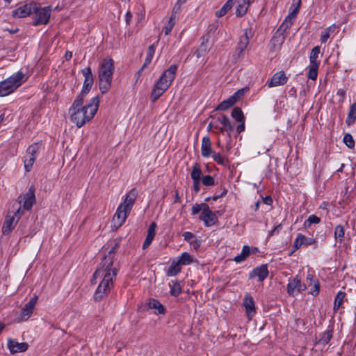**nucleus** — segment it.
Here are the masks:
<instances>
[{"label":"nucleus","mask_w":356,"mask_h":356,"mask_svg":"<svg viewBox=\"0 0 356 356\" xmlns=\"http://www.w3.org/2000/svg\"><path fill=\"white\" fill-rule=\"evenodd\" d=\"M38 296H34L22 309L21 313L19 316V321H24L28 320L33 314V309L36 305Z\"/></svg>","instance_id":"dca6fc26"},{"label":"nucleus","mask_w":356,"mask_h":356,"mask_svg":"<svg viewBox=\"0 0 356 356\" xmlns=\"http://www.w3.org/2000/svg\"><path fill=\"white\" fill-rule=\"evenodd\" d=\"M244 95V90L243 89L238 90L231 97L236 98V102Z\"/></svg>","instance_id":"680f3d73"},{"label":"nucleus","mask_w":356,"mask_h":356,"mask_svg":"<svg viewBox=\"0 0 356 356\" xmlns=\"http://www.w3.org/2000/svg\"><path fill=\"white\" fill-rule=\"evenodd\" d=\"M178 263L181 266L189 265L194 262L193 257L190 255L189 253L185 252H183L177 260Z\"/></svg>","instance_id":"2f4dec72"},{"label":"nucleus","mask_w":356,"mask_h":356,"mask_svg":"<svg viewBox=\"0 0 356 356\" xmlns=\"http://www.w3.org/2000/svg\"><path fill=\"white\" fill-rule=\"evenodd\" d=\"M184 240L186 241L194 250H197L201 244L200 241L197 239L196 236L190 232H185L182 234Z\"/></svg>","instance_id":"393cba45"},{"label":"nucleus","mask_w":356,"mask_h":356,"mask_svg":"<svg viewBox=\"0 0 356 356\" xmlns=\"http://www.w3.org/2000/svg\"><path fill=\"white\" fill-rule=\"evenodd\" d=\"M201 181L205 186H212L215 184L214 178L211 175L202 176Z\"/></svg>","instance_id":"8fccbe9b"},{"label":"nucleus","mask_w":356,"mask_h":356,"mask_svg":"<svg viewBox=\"0 0 356 356\" xmlns=\"http://www.w3.org/2000/svg\"><path fill=\"white\" fill-rule=\"evenodd\" d=\"M149 309H155L156 314H164L166 312L164 306L158 300L154 298H150L147 302Z\"/></svg>","instance_id":"b1692460"},{"label":"nucleus","mask_w":356,"mask_h":356,"mask_svg":"<svg viewBox=\"0 0 356 356\" xmlns=\"http://www.w3.org/2000/svg\"><path fill=\"white\" fill-rule=\"evenodd\" d=\"M220 115H219L218 117L213 118L212 120L211 121V122L209 124V127L218 129L220 127Z\"/></svg>","instance_id":"864d4df0"},{"label":"nucleus","mask_w":356,"mask_h":356,"mask_svg":"<svg viewBox=\"0 0 356 356\" xmlns=\"http://www.w3.org/2000/svg\"><path fill=\"white\" fill-rule=\"evenodd\" d=\"M81 72L84 76V82L81 92L82 95H87L93 85L94 78L90 67H85Z\"/></svg>","instance_id":"f3484780"},{"label":"nucleus","mask_w":356,"mask_h":356,"mask_svg":"<svg viewBox=\"0 0 356 356\" xmlns=\"http://www.w3.org/2000/svg\"><path fill=\"white\" fill-rule=\"evenodd\" d=\"M191 177L193 181H201L202 177V172L199 163H195L191 172Z\"/></svg>","instance_id":"f704fd0d"},{"label":"nucleus","mask_w":356,"mask_h":356,"mask_svg":"<svg viewBox=\"0 0 356 356\" xmlns=\"http://www.w3.org/2000/svg\"><path fill=\"white\" fill-rule=\"evenodd\" d=\"M330 27L327 28L325 31L321 34V41L322 43L325 42L330 38Z\"/></svg>","instance_id":"4d7b16f0"},{"label":"nucleus","mask_w":356,"mask_h":356,"mask_svg":"<svg viewBox=\"0 0 356 356\" xmlns=\"http://www.w3.org/2000/svg\"><path fill=\"white\" fill-rule=\"evenodd\" d=\"M211 156L213 161L220 165L227 166L229 164L227 159L220 153L213 152Z\"/></svg>","instance_id":"c03bdc74"},{"label":"nucleus","mask_w":356,"mask_h":356,"mask_svg":"<svg viewBox=\"0 0 356 356\" xmlns=\"http://www.w3.org/2000/svg\"><path fill=\"white\" fill-rule=\"evenodd\" d=\"M301 6V0H293L292 7H294L293 10L289 13V15L286 17L287 20L291 21V19H294L297 14L299 12L300 8Z\"/></svg>","instance_id":"a19ab883"},{"label":"nucleus","mask_w":356,"mask_h":356,"mask_svg":"<svg viewBox=\"0 0 356 356\" xmlns=\"http://www.w3.org/2000/svg\"><path fill=\"white\" fill-rule=\"evenodd\" d=\"M269 272L267 264H262L252 270L250 273L249 278L252 279L254 277H258L259 282H263L268 276Z\"/></svg>","instance_id":"6ab92c4d"},{"label":"nucleus","mask_w":356,"mask_h":356,"mask_svg":"<svg viewBox=\"0 0 356 356\" xmlns=\"http://www.w3.org/2000/svg\"><path fill=\"white\" fill-rule=\"evenodd\" d=\"M356 120V102L352 104L350 106L348 116L346 119V124L348 126L353 124Z\"/></svg>","instance_id":"c85d7f7f"},{"label":"nucleus","mask_w":356,"mask_h":356,"mask_svg":"<svg viewBox=\"0 0 356 356\" xmlns=\"http://www.w3.org/2000/svg\"><path fill=\"white\" fill-rule=\"evenodd\" d=\"M320 47H314L310 53L309 56V65L308 66L309 71L307 72V77L313 81H315L318 76V70L320 65V61L317 60L320 54Z\"/></svg>","instance_id":"0eeeda50"},{"label":"nucleus","mask_w":356,"mask_h":356,"mask_svg":"<svg viewBox=\"0 0 356 356\" xmlns=\"http://www.w3.org/2000/svg\"><path fill=\"white\" fill-rule=\"evenodd\" d=\"M251 29H245L244 30V33L239 38V41L238 42V49L245 50L249 43L250 40V35H251Z\"/></svg>","instance_id":"bb28decb"},{"label":"nucleus","mask_w":356,"mask_h":356,"mask_svg":"<svg viewBox=\"0 0 356 356\" xmlns=\"http://www.w3.org/2000/svg\"><path fill=\"white\" fill-rule=\"evenodd\" d=\"M251 253L250 247L248 245H244L242 248V251L240 254L236 256L234 261L236 263H241L245 261Z\"/></svg>","instance_id":"c756f323"},{"label":"nucleus","mask_w":356,"mask_h":356,"mask_svg":"<svg viewBox=\"0 0 356 356\" xmlns=\"http://www.w3.org/2000/svg\"><path fill=\"white\" fill-rule=\"evenodd\" d=\"M332 330H328L321 334L318 343L323 345L327 344L332 337Z\"/></svg>","instance_id":"79ce46f5"},{"label":"nucleus","mask_w":356,"mask_h":356,"mask_svg":"<svg viewBox=\"0 0 356 356\" xmlns=\"http://www.w3.org/2000/svg\"><path fill=\"white\" fill-rule=\"evenodd\" d=\"M337 95L340 97V102H343L346 96V90L342 88L339 89L337 92Z\"/></svg>","instance_id":"052dcab7"},{"label":"nucleus","mask_w":356,"mask_h":356,"mask_svg":"<svg viewBox=\"0 0 356 356\" xmlns=\"http://www.w3.org/2000/svg\"><path fill=\"white\" fill-rule=\"evenodd\" d=\"M36 9V2L31 1L19 6L12 12L14 18H24L33 14Z\"/></svg>","instance_id":"f8f14e48"},{"label":"nucleus","mask_w":356,"mask_h":356,"mask_svg":"<svg viewBox=\"0 0 356 356\" xmlns=\"http://www.w3.org/2000/svg\"><path fill=\"white\" fill-rule=\"evenodd\" d=\"M153 239H154L153 237L147 235L146 238L145 239V241L143 244V249H144V250L147 249L150 245Z\"/></svg>","instance_id":"bf43d9fd"},{"label":"nucleus","mask_w":356,"mask_h":356,"mask_svg":"<svg viewBox=\"0 0 356 356\" xmlns=\"http://www.w3.org/2000/svg\"><path fill=\"white\" fill-rule=\"evenodd\" d=\"M263 202L267 205H271L273 203V199L270 196H266L263 197Z\"/></svg>","instance_id":"774afa93"},{"label":"nucleus","mask_w":356,"mask_h":356,"mask_svg":"<svg viewBox=\"0 0 356 356\" xmlns=\"http://www.w3.org/2000/svg\"><path fill=\"white\" fill-rule=\"evenodd\" d=\"M302 246L301 243V239H298V234L297 235L296 238L295 239L293 245V250L292 252H296L297 250L300 248Z\"/></svg>","instance_id":"6e6d98bb"},{"label":"nucleus","mask_w":356,"mask_h":356,"mask_svg":"<svg viewBox=\"0 0 356 356\" xmlns=\"http://www.w3.org/2000/svg\"><path fill=\"white\" fill-rule=\"evenodd\" d=\"M232 117L237 122H240L245 121V117L243 113L239 107H235L233 108L231 114Z\"/></svg>","instance_id":"a18cd8bd"},{"label":"nucleus","mask_w":356,"mask_h":356,"mask_svg":"<svg viewBox=\"0 0 356 356\" xmlns=\"http://www.w3.org/2000/svg\"><path fill=\"white\" fill-rule=\"evenodd\" d=\"M181 270V265L177 261H172L170 266L166 270V275L170 277L175 276Z\"/></svg>","instance_id":"cd10ccee"},{"label":"nucleus","mask_w":356,"mask_h":356,"mask_svg":"<svg viewBox=\"0 0 356 356\" xmlns=\"http://www.w3.org/2000/svg\"><path fill=\"white\" fill-rule=\"evenodd\" d=\"M86 95H82L81 92L74 99L72 106H70L69 111L81 109L83 108V97Z\"/></svg>","instance_id":"e433bc0d"},{"label":"nucleus","mask_w":356,"mask_h":356,"mask_svg":"<svg viewBox=\"0 0 356 356\" xmlns=\"http://www.w3.org/2000/svg\"><path fill=\"white\" fill-rule=\"evenodd\" d=\"M176 16L175 15H171L169 20L167 22V24L164 27L165 34L169 35L172 31L175 24Z\"/></svg>","instance_id":"49530a36"},{"label":"nucleus","mask_w":356,"mask_h":356,"mask_svg":"<svg viewBox=\"0 0 356 356\" xmlns=\"http://www.w3.org/2000/svg\"><path fill=\"white\" fill-rule=\"evenodd\" d=\"M288 81V77L285 75L284 71H280L275 73L270 81H268V86L270 88L283 86Z\"/></svg>","instance_id":"a211bd4d"},{"label":"nucleus","mask_w":356,"mask_h":356,"mask_svg":"<svg viewBox=\"0 0 356 356\" xmlns=\"http://www.w3.org/2000/svg\"><path fill=\"white\" fill-rule=\"evenodd\" d=\"M177 69V65H170L156 82L150 97L153 102H155L170 86L175 78Z\"/></svg>","instance_id":"7ed1b4c3"},{"label":"nucleus","mask_w":356,"mask_h":356,"mask_svg":"<svg viewBox=\"0 0 356 356\" xmlns=\"http://www.w3.org/2000/svg\"><path fill=\"white\" fill-rule=\"evenodd\" d=\"M250 4L249 0H244L243 3L239 4L236 10V15L237 17H242L246 13L248 10V7Z\"/></svg>","instance_id":"37998d69"},{"label":"nucleus","mask_w":356,"mask_h":356,"mask_svg":"<svg viewBox=\"0 0 356 356\" xmlns=\"http://www.w3.org/2000/svg\"><path fill=\"white\" fill-rule=\"evenodd\" d=\"M245 130V121L240 122V124L236 127V131L240 134Z\"/></svg>","instance_id":"69168bd1"},{"label":"nucleus","mask_w":356,"mask_h":356,"mask_svg":"<svg viewBox=\"0 0 356 356\" xmlns=\"http://www.w3.org/2000/svg\"><path fill=\"white\" fill-rule=\"evenodd\" d=\"M346 296V292L339 291L334 298V307L333 309L334 311H337L339 309V307L343 305V300Z\"/></svg>","instance_id":"58836bf2"},{"label":"nucleus","mask_w":356,"mask_h":356,"mask_svg":"<svg viewBox=\"0 0 356 356\" xmlns=\"http://www.w3.org/2000/svg\"><path fill=\"white\" fill-rule=\"evenodd\" d=\"M99 102V97L95 96L83 108L69 111L71 121L79 128L83 127L93 118L98 109Z\"/></svg>","instance_id":"f03ea898"},{"label":"nucleus","mask_w":356,"mask_h":356,"mask_svg":"<svg viewBox=\"0 0 356 356\" xmlns=\"http://www.w3.org/2000/svg\"><path fill=\"white\" fill-rule=\"evenodd\" d=\"M220 124L224 127V129L227 131H233L234 129V124L231 122L229 118L225 114L220 115Z\"/></svg>","instance_id":"72a5a7b5"},{"label":"nucleus","mask_w":356,"mask_h":356,"mask_svg":"<svg viewBox=\"0 0 356 356\" xmlns=\"http://www.w3.org/2000/svg\"><path fill=\"white\" fill-rule=\"evenodd\" d=\"M23 214V211L20 209V207H18L16 209V211H14L13 216H10L8 215L6 217L5 222L3 223L2 227V232L5 235H8L10 232L14 229L18 220L20 219L21 216Z\"/></svg>","instance_id":"6e6552de"},{"label":"nucleus","mask_w":356,"mask_h":356,"mask_svg":"<svg viewBox=\"0 0 356 356\" xmlns=\"http://www.w3.org/2000/svg\"><path fill=\"white\" fill-rule=\"evenodd\" d=\"M193 181V189L196 193L200 191V181Z\"/></svg>","instance_id":"338daca9"},{"label":"nucleus","mask_w":356,"mask_h":356,"mask_svg":"<svg viewBox=\"0 0 356 356\" xmlns=\"http://www.w3.org/2000/svg\"><path fill=\"white\" fill-rule=\"evenodd\" d=\"M35 10H33V14L35 15L33 24L35 26L47 24L51 14V7H41L39 3H36V9Z\"/></svg>","instance_id":"423d86ee"},{"label":"nucleus","mask_w":356,"mask_h":356,"mask_svg":"<svg viewBox=\"0 0 356 356\" xmlns=\"http://www.w3.org/2000/svg\"><path fill=\"white\" fill-rule=\"evenodd\" d=\"M307 289L305 284H302L300 279L296 276L289 280L287 284V293L290 296H294L296 293H300Z\"/></svg>","instance_id":"ddd939ff"},{"label":"nucleus","mask_w":356,"mask_h":356,"mask_svg":"<svg viewBox=\"0 0 356 356\" xmlns=\"http://www.w3.org/2000/svg\"><path fill=\"white\" fill-rule=\"evenodd\" d=\"M156 227V223L154 222H152L149 227H148L147 235L154 238Z\"/></svg>","instance_id":"5fc2aeb1"},{"label":"nucleus","mask_w":356,"mask_h":356,"mask_svg":"<svg viewBox=\"0 0 356 356\" xmlns=\"http://www.w3.org/2000/svg\"><path fill=\"white\" fill-rule=\"evenodd\" d=\"M115 252V248H112L102 259L99 267L93 274L92 284L95 281L96 282L98 280H100L93 296L94 300L96 302L106 297L114 286L118 272V263L114 261Z\"/></svg>","instance_id":"f257e3e1"},{"label":"nucleus","mask_w":356,"mask_h":356,"mask_svg":"<svg viewBox=\"0 0 356 356\" xmlns=\"http://www.w3.org/2000/svg\"><path fill=\"white\" fill-rule=\"evenodd\" d=\"M282 228V225L279 224L278 225L275 226L274 229L268 232V236H272L275 232H278L279 230Z\"/></svg>","instance_id":"0e129e2a"},{"label":"nucleus","mask_w":356,"mask_h":356,"mask_svg":"<svg viewBox=\"0 0 356 356\" xmlns=\"http://www.w3.org/2000/svg\"><path fill=\"white\" fill-rule=\"evenodd\" d=\"M243 306L245 308L248 317L252 316L256 311L253 298L250 295H246L243 300Z\"/></svg>","instance_id":"5701e85b"},{"label":"nucleus","mask_w":356,"mask_h":356,"mask_svg":"<svg viewBox=\"0 0 356 356\" xmlns=\"http://www.w3.org/2000/svg\"><path fill=\"white\" fill-rule=\"evenodd\" d=\"M8 348L12 354H15L26 351L29 344L26 342L19 343L15 340L8 339Z\"/></svg>","instance_id":"412c9836"},{"label":"nucleus","mask_w":356,"mask_h":356,"mask_svg":"<svg viewBox=\"0 0 356 356\" xmlns=\"http://www.w3.org/2000/svg\"><path fill=\"white\" fill-rule=\"evenodd\" d=\"M129 214V212H127L123 209H120V207L118 206L117 211L113 218V226L116 228L121 227L125 222Z\"/></svg>","instance_id":"aec40b11"},{"label":"nucleus","mask_w":356,"mask_h":356,"mask_svg":"<svg viewBox=\"0 0 356 356\" xmlns=\"http://www.w3.org/2000/svg\"><path fill=\"white\" fill-rule=\"evenodd\" d=\"M114 70V61L111 58L106 57L104 58L99 64L98 72L99 87L102 94L110 90Z\"/></svg>","instance_id":"20e7f679"},{"label":"nucleus","mask_w":356,"mask_h":356,"mask_svg":"<svg viewBox=\"0 0 356 356\" xmlns=\"http://www.w3.org/2000/svg\"><path fill=\"white\" fill-rule=\"evenodd\" d=\"M213 152L211 148V143L209 136H204L202 140L201 154L203 157H209Z\"/></svg>","instance_id":"4be33fe9"},{"label":"nucleus","mask_w":356,"mask_h":356,"mask_svg":"<svg viewBox=\"0 0 356 356\" xmlns=\"http://www.w3.org/2000/svg\"><path fill=\"white\" fill-rule=\"evenodd\" d=\"M155 53V46L154 44H152L149 46L147 49V53L145 58V63H150L152 62V60L153 58L154 54Z\"/></svg>","instance_id":"3c124183"},{"label":"nucleus","mask_w":356,"mask_h":356,"mask_svg":"<svg viewBox=\"0 0 356 356\" xmlns=\"http://www.w3.org/2000/svg\"><path fill=\"white\" fill-rule=\"evenodd\" d=\"M202 209H203L202 204H194L193 206V207H192V214L193 215L197 214L201 210H202Z\"/></svg>","instance_id":"13d9d810"},{"label":"nucleus","mask_w":356,"mask_h":356,"mask_svg":"<svg viewBox=\"0 0 356 356\" xmlns=\"http://www.w3.org/2000/svg\"><path fill=\"white\" fill-rule=\"evenodd\" d=\"M24 74L19 71L0 83V97H5L14 92L25 81Z\"/></svg>","instance_id":"39448f33"},{"label":"nucleus","mask_w":356,"mask_h":356,"mask_svg":"<svg viewBox=\"0 0 356 356\" xmlns=\"http://www.w3.org/2000/svg\"><path fill=\"white\" fill-rule=\"evenodd\" d=\"M292 22L287 20V18H286L271 40V42L274 47L276 46L280 47L284 42V36L283 35V33L281 32L282 29H284L283 31H284L286 29L290 28Z\"/></svg>","instance_id":"4468645a"},{"label":"nucleus","mask_w":356,"mask_h":356,"mask_svg":"<svg viewBox=\"0 0 356 356\" xmlns=\"http://www.w3.org/2000/svg\"><path fill=\"white\" fill-rule=\"evenodd\" d=\"M236 103V98L234 97H229L228 99L222 101L216 108V110L226 111L232 106Z\"/></svg>","instance_id":"473e14b6"},{"label":"nucleus","mask_w":356,"mask_h":356,"mask_svg":"<svg viewBox=\"0 0 356 356\" xmlns=\"http://www.w3.org/2000/svg\"><path fill=\"white\" fill-rule=\"evenodd\" d=\"M170 294L172 296L177 297L181 293V286L178 281H172V284H169Z\"/></svg>","instance_id":"ea45409f"},{"label":"nucleus","mask_w":356,"mask_h":356,"mask_svg":"<svg viewBox=\"0 0 356 356\" xmlns=\"http://www.w3.org/2000/svg\"><path fill=\"white\" fill-rule=\"evenodd\" d=\"M40 148V145L38 143H33L28 147L24 159V168L26 172L31 171L35 161L36 154L39 152Z\"/></svg>","instance_id":"1a4fd4ad"},{"label":"nucleus","mask_w":356,"mask_h":356,"mask_svg":"<svg viewBox=\"0 0 356 356\" xmlns=\"http://www.w3.org/2000/svg\"><path fill=\"white\" fill-rule=\"evenodd\" d=\"M202 205L203 209L199 217L200 220L204 222L206 227L214 225L218 222V217L216 213L210 209L209 207L207 204L202 203Z\"/></svg>","instance_id":"9b49d317"},{"label":"nucleus","mask_w":356,"mask_h":356,"mask_svg":"<svg viewBox=\"0 0 356 356\" xmlns=\"http://www.w3.org/2000/svg\"><path fill=\"white\" fill-rule=\"evenodd\" d=\"M298 239H301L302 246L313 245L314 248H317V241L314 238L307 237L302 234H298Z\"/></svg>","instance_id":"c9c22d12"},{"label":"nucleus","mask_w":356,"mask_h":356,"mask_svg":"<svg viewBox=\"0 0 356 356\" xmlns=\"http://www.w3.org/2000/svg\"><path fill=\"white\" fill-rule=\"evenodd\" d=\"M343 142L350 149H353L355 147V140L352 135L349 133L344 134Z\"/></svg>","instance_id":"de8ad7c7"},{"label":"nucleus","mask_w":356,"mask_h":356,"mask_svg":"<svg viewBox=\"0 0 356 356\" xmlns=\"http://www.w3.org/2000/svg\"><path fill=\"white\" fill-rule=\"evenodd\" d=\"M234 4V1H232V0H228L219 10L216 12V16L217 17H220L225 15L233 7Z\"/></svg>","instance_id":"4c0bfd02"},{"label":"nucleus","mask_w":356,"mask_h":356,"mask_svg":"<svg viewBox=\"0 0 356 356\" xmlns=\"http://www.w3.org/2000/svg\"><path fill=\"white\" fill-rule=\"evenodd\" d=\"M201 44L200 47L197 48L195 54L197 58L202 57L205 56L209 51L208 42L209 38L207 37L203 36L201 38Z\"/></svg>","instance_id":"a878e982"},{"label":"nucleus","mask_w":356,"mask_h":356,"mask_svg":"<svg viewBox=\"0 0 356 356\" xmlns=\"http://www.w3.org/2000/svg\"><path fill=\"white\" fill-rule=\"evenodd\" d=\"M313 288L314 289L311 291V294H312L313 296H316L319 293V284L318 283H315Z\"/></svg>","instance_id":"e2e57ef3"},{"label":"nucleus","mask_w":356,"mask_h":356,"mask_svg":"<svg viewBox=\"0 0 356 356\" xmlns=\"http://www.w3.org/2000/svg\"><path fill=\"white\" fill-rule=\"evenodd\" d=\"M17 202L19 204V207H21L22 206L24 209L30 210L35 202L34 188L31 187L26 194L19 195Z\"/></svg>","instance_id":"9d476101"},{"label":"nucleus","mask_w":356,"mask_h":356,"mask_svg":"<svg viewBox=\"0 0 356 356\" xmlns=\"http://www.w3.org/2000/svg\"><path fill=\"white\" fill-rule=\"evenodd\" d=\"M137 196V191L134 188H132L129 193L126 194L124 201L119 205V207H120V209H123L127 212L130 213Z\"/></svg>","instance_id":"2eb2a0df"},{"label":"nucleus","mask_w":356,"mask_h":356,"mask_svg":"<svg viewBox=\"0 0 356 356\" xmlns=\"http://www.w3.org/2000/svg\"><path fill=\"white\" fill-rule=\"evenodd\" d=\"M345 235V229L343 225H338L334 227V236L337 243H342Z\"/></svg>","instance_id":"7c9ffc66"},{"label":"nucleus","mask_w":356,"mask_h":356,"mask_svg":"<svg viewBox=\"0 0 356 356\" xmlns=\"http://www.w3.org/2000/svg\"><path fill=\"white\" fill-rule=\"evenodd\" d=\"M186 1L187 0H178L173 7L172 15H175V16H177V15L179 13L181 10V5L184 4L186 2Z\"/></svg>","instance_id":"603ef678"},{"label":"nucleus","mask_w":356,"mask_h":356,"mask_svg":"<svg viewBox=\"0 0 356 356\" xmlns=\"http://www.w3.org/2000/svg\"><path fill=\"white\" fill-rule=\"evenodd\" d=\"M321 222V218L316 215H311L304 222V227L305 228L309 227L312 224H318Z\"/></svg>","instance_id":"09e8293b"}]
</instances>
